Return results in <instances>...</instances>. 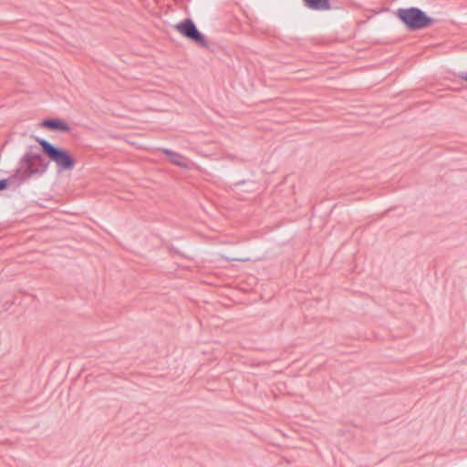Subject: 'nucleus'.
<instances>
[{"label": "nucleus", "instance_id": "2", "mask_svg": "<svg viewBox=\"0 0 467 467\" xmlns=\"http://www.w3.org/2000/svg\"><path fill=\"white\" fill-rule=\"evenodd\" d=\"M48 162L39 153L26 152L20 161V169L17 170L20 177L26 180L34 175H41L47 170Z\"/></svg>", "mask_w": 467, "mask_h": 467}, {"label": "nucleus", "instance_id": "3", "mask_svg": "<svg viewBox=\"0 0 467 467\" xmlns=\"http://www.w3.org/2000/svg\"><path fill=\"white\" fill-rule=\"evenodd\" d=\"M397 17L410 30L423 29L433 23L432 18L417 7L400 8L397 11Z\"/></svg>", "mask_w": 467, "mask_h": 467}, {"label": "nucleus", "instance_id": "9", "mask_svg": "<svg viewBox=\"0 0 467 467\" xmlns=\"http://www.w3.org/2000/svg\"><path fill=\"white\" fill-rule=\"evenodd\" d=\"M460 78L467 81V72H462Z\"/></svg>", "mask_w": 467, "mask_h": 467}, {"label": "nucleus", "instance_id": "6", "mask_svg": "<svg viewBox=\"0 0 467 467\" xmlns=\"http://www.w3.org/2000/svg\"><path fill=\"white\" fill-rule=\"evenodd\" d=\"M41 126L44 128L50 129V130H59V131H64V132H67L70 130L69 125L66 121L58 119H45L41 123Z\"/></svg>", "mask_w": 467, "mask_h": 467}, {"label": "nucleus", "instance_id": "1", "mask_svg": "<svg viewBox=\"0 0 467 467\" xmlns=\"http://www.w3.org/2000/svg\"><path fill=\"white\" fill-rule=\"evenodd\" d=\"M36 141L41 146L43 153L55 162L59 171H69L75 168L76 161L67 150L58 148L44 139H37Z\"/></svg>", "mask_w": 467, "mask_h": 467}, {"label": "nucleus", "instance_id": "5", "mask_svg": "<svg viewBox=\"0 0 467 467\" xmlns=\"http://www.w3.org/2000/svg\"><path fill=\"white\" fill-rule=\"evenodd\" d=\"M161 151L169 158L170 161L183 169H191L193 165L192 161L179 152L172 151L169 149H161Z\"/></svg>", "mask_w": 467, "mask_h": 467}, {"label": "nucleus", "instance_id": "4", "mask_svg": "<svg viewBox=\"0 0 467 467\" xmlns=\"http://www.w3.org/2000/svg\"><path fill=\"white\" fill-rule=\"evenodd\" d=\"M175 29L188 39L192 40L202 47H208V43L203 35L197 29L196 26L191 19H186L177 25Z\"/></svg>", "mask_w": 467, "mask_h": 467}, {"label": "nucleus", "instance_id": "8", "mask_svg": "<svg viewBox=\"0 0 467 467\" xmlns=\"http://www.w3.org/2000/svg\"><path fill=\"white\" fill-rule=\"evenodd\" d=\"M14 178L15 176H12L8 180H0V191L5 190L8 185V182L13 181Z\"/></svg>", "mask_w": 467, "mask_h": 467}, {"label": "nucleus", "instance_id": "7", "mask_svg": "<svg viewBox=\"0 0 467 467\" xmlns=\"http://www.w3.org/2000/svg\"><path fill=\"white\" fill-rule=\"evenodd\" d=\"M306 5L312 10H329V0H304Z\"/></svg>", "mask_w": 467, "mask_h": 467}]
</instances>
